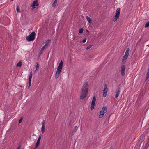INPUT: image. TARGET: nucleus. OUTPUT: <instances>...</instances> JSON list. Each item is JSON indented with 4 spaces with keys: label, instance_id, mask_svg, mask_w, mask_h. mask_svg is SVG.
Wrapping results in <instances>:
<instances>
[{
    "label": "nucleus",
    "instance_id": "nucleus-15",
    "mask_svg": "<svg viewBox=\"0 0 149 149\" xmlns=\"http://www.w3.org/2000/svg\"><path fill=\"white\" fill-rule=\"evenodd\" d=\"M26 40L28 42H29L33 40L35 38H26Z\"/></svg>",
    "mask_w": 149,
    "mask_h": 149
},
{
    "label": "nucleus",
    "instance_id": "nucleus-34",
    "mask_svg": "<svg viewBox=\"0 0 149 149\" xmlns=\"http://www.w3.org/2000/svg\"><path fill=\"white\" fill-rule=\"evenodd\" d=\"M36 147H35V148H34L33 149H36Z\"/></svg>",
    "mask_w": 149,
    "mask_h": 149
},
{
    "label": "nucleus",
    "instance_id": "nucleus-16",
    "mask_svg": "<svg viewBox=\"0 0 149 149\" xmlns=\"http://www.w3.org/2000/svg\"><path fill=\"white\" fill-rule=\"evenodd\" d=\"M57 3V0H55L52 4V6L53 7H54L56 6Z\"/></svg>",
    "mask_w": 149,
    "mask_h": 149
},
{
    "label": "nucleus",
    "instance_id": "nucleus-17",
    "mask_svg": "<svg viewBox=\"0 0 149 149\" xmlns=\"http://www.w3.org/2000/svg\"><path fill=\"white\" fill-rule=\"evenodd\" d=\"M50 43V40L49 39L46 41L45 45L46 46H47Z\"/></svg>",
    "mask_w": 149,
    "mask_h": 149
},
{
    "label": "nucleus",
    "instance_id": "nucleus-29",
    "mask_svg": "<svg viewBox=\"0 0 149 149\" xmlns=\"http://www.w3.org/2000/svg\"><path fill=\"white\" fill-rule=\"evenodd\" d=\"M45 120H44L42 122V127H45Z\"/></svg>",
    "mask_w": 149,
    "mask_h": 149
},
{
    "label": "nucleus",
    "instance_id": "nucleus-32",
    "mask_svg": "<svg viewBox=\"0 0 149 149\" xmlns=\"http://www.w3.org/2000/svg\"><path fill=\"white\" fill-rule=\"evenodd\" d=\"M113 146H111L109 149H113Z\"/></svg>",
    "mask_w": 149,
    "mask_h": 149
},
{
    "label": "nucleus",
    "instance_id": "nucleus-6",
    "mask_svg": "<svg viewBox=\"0 0 149 149\" xmlns=\"http://www.w3.org/2000/svg\"><path fill=\"white\" fill-rule=\"evenodd\" d=\"M108 90L107 86L105 85L104 86V89L103 91V96L104 97H105L107 96Z\"/></svg>",
    "mask_w": 149,
    "mask_h": 149
},
{
    "label": "nucleus",
    "instance_id": "nucleus-26",
    "mask_svg": "<svg viewBox=\"0 0 149 149\" xmlns=\"http://www.w3.org/2000/svg\"><path fill=\"white\" fill-rule=\"evenodd\" d=\"M41 131L42 133H43L45 132V127H42Z\"/></svg>",
    "mask_w": 149,
    "mask_h": 149
},
{
    "label": "nucleus",
    "instance_id": "nucleus-31",
    "mask_svg": "<svg viewBox=\"0 0 149 149\" xmlns=\"http://www.w3.org/2000/svg\"><path fill=\"white\" fill-rule=\"evenodd\" d=\"M86 39H84L83 40V41H82V42H83V43H85V42H86Z\"/></svg>",
    "mask_w": 149,
    "mask_h": 149
},
{
    "label": "nucleus",
    "instance_id": "nucleus-7",
    "mask_svg": "<svg viewBox=\"0 0 149 149\" xmlns=\"http://www.w3.org/2000/svg\"><path fill=\"white\" fill-rule=\"evenodd\" d=\"M32 76V72L30 73L29 76V85L28 88H29L31 86V79Z\"/></svg>",
    "mask_w": 149,
    "mask_h": 149
},
{
    "label": "nucleus",
    "instance_id": "nucleus-18",
    "mask_svg": "<svg viewBox=\"0 0 149 149\" xmlns=\"http://www.w3.org/2000/svg\"><path fill=\"white\" fill-rule=\"evenodd\" d=\"M86 19L88 21L89 23H91V19L89 17L86 16Z\"/></svg>",
    "mask_w": 149,
    "mask_h": 149
},
{
    "label": "nucleus",
    "instance_id": "nucleus-11",
    "mask_svg": "<svg viewBox=\"0 0 149 149\" xmlns=\"http://www.w3.org/2000/svg\"><path fill=\"white\" fill-rule=\"evenodd\" d=\"M35 33L34 32H33L29 35L26 37H35Z\"/></svg>",
    "mask_w": 149,
    "mask_h": 149
},
{
    "label": "nucleus",
    "instance_id": "nucleus-1",
    "mask_svg": "<svg viewBox=\"0 0 149 149\" xmlns=\"http://www.w3.org/2000/svg\"><path fill=\"white\" fill-rule=\"evenodd\" d=\"M88 85L87 82H86L83 85L81 89V91L80 94V99H83L85 98L88 92Z\"/></svg>",
    "mask_w": 149,
    "mask_h": 149
},
{
    "label": "nucleus",
    "instance_id": "nucleus-27",
    "mask_svg": "<svg viewBox=\"0 0 149 149\" xmlns=\"http://www.w3.org/2000/svg\"><path fill=\"white\" fill-rule=\"evenodd\" d=\"M96 101V98L95 96H93V99L92 101H93V102H95Z\"/></svg>",
    "mask_w": 149,
    "mask_h": 149
},
{
    "label": "nucleus",
    "instance_id": "nucleus-21",
    "mask_svg": "<svg viewBox=\"0 0 149 149\" xmlns=\"http://www.w3.org/2000/svg\"><path fill=\"white\" fill-rule=\"evenodd\" d=\"M83 30H84L83 29L81 28L79 29V32L80 33H82L83 32Z\"/></svg>",
    "mask_w": 149,
    "mask_h": 149
},
{
    "label": "nucleus",
    "instance_id": "nucleus-24",
    "mask_svg": "<svg viewBox=\"0 0 149 149\" xmlns=\"http://www.w3.org/2000/svg\"><path fill=\"white\" fill-rule=\"evenodd\" d=\"M16 10L18 12H20V8L18 6H17Z\"/></svg>",
    "mask_w": 149,
    "mask_h": 149
},
{
    "label": "nucleus",
    "instance_id": "nucleus-28",
    "mask_svg": "<svg viewBox=\"0 0 149 149\" xmlns=\"http://www.w3.org/2000/svg\"><path fill=\"white\" fill-rule=\"evenodd\" d=\"M145 26L146 28L149 27V22H147L146 23V24Z\"/></svg>",
    "mask_w": 149,
    "mask_h": 149
},
{
    "label": "nucleus",
    "instance_id": "nucleus-8",
    "mask_svg": "<svg viewBox=\"0 0 149 149\" xmlns=\"http://www.w3.org/2000/svg\"><path fill=\"white\" fill-rule=\"evenodd\" d=\"M41 136H42L40 134L38 137V138L37 140V142L36 144V148H37L38 147V146L40 144V139H41Z\"/></svg>",
    "mask_w": 149,
    "mask_h": 149
},
{
    "label": "nucleus",
    "instance_id": "nucleus-30",
    "mask_svg": "<svg viewBox=\"0 0 149 149\" xmlns=\"http://www.w3.org/2000/svg\"><path fill=\"white\" fill-rule=\"evenodd\" d=\"M22 120H23L22 117H21L20 118L19 120V123H22Z\"/></svg>",
    "mask_w": 149,
    "mask_h": 149
},
{
    "label": "nucleus",
    "instance_id": "nucleus-12",
    "mask_svg": "<svg viewBox=\"0 0 149 149\" xmlns=\"http://www.w3.org/2000/svg\"><path fill=\"white\" fill-rule=\"evenodd\" d=\"M130 49L128 48L127 49L125 54L124 56L128 57L129 54Z\"/></svg>",
    "mask_w": 149,
    "mask_h": 149
},
{
    "label": "nucleus",
    "instance_id": "nucleus-23",
    "mask_svg": "<svg viewBox=\"0 0 149 149\" xmlns=\"http://www.w3.org/2000/svg\"><path fill=\"white\" fill-rule=\"evenodd\" d=\"M39 68V64H38V62H37L36 63V70H38Z\"/></svg>",
    "mask_w": 149,
    "mask_h": 149
},
{
    "label": "nucleus",
    "instance_id": "nucleus-20",
    "mask_svg": "<svg viewBox=\"0 0 149 149\" xmlns=\"http://www.w3.org/2000/svg\"><path fill=\"white\" fill-rule=\"evenodd\" d=\"M22 63L21 61L19 62L17 64V66L21 67L22 65Z\"/></svg>",
    "mask_w": 149,
    "mask_h": 149
},
{
    "label": "nucleus",
    "instance_id": "nucleus-5",
    "mask_svg": "<svg viewBox=\"0 0 149 149\" xmlns=\"http://www.w3.org/2000/svg\"><path fill=\"white\" fill-rule=\"evenodd\" d=\"M38 0H35L33 2L31 6L33 9H34L36 8V6H38Z\"/></svg>",
    "mask_w": 149,
    "mask_h": 149
},
{
    "label": "nucleus",
    "instance_id": "nucleus-4",
    "mask_svg": "<svg viewBox=\"0 0 149 149\" xmlns=\"http://www.w3.org/2000/svg\"><path fill=\"white\" fill-rule=\"evenodd\" d=\"M120 8H118L116 11L115 13V17L113 19V21L115 22H116L117 20L119 17V15L120 14Z\"/></svg>",
    "mask_w": 149,
    "mask_h": 149
},
{
    "label": "nucleus",
    "instance_id": "nucleus-22",
    "mask_svg": "<svg viewBox=\"0 0 149 149\" xmlns=\"http://www.w3.org/2000/svg\"><path fill=\"white\" fill-rule=\"evenodd\" d=\"M46 47L47 46L45 45L43 46L41 49V52H42L44 50V49L46 48Z\"/></svg>",
    "mask_w": 149,
    "mask_h": 149
},
{
    "label": "nucleus",
    "instance_id": "nucleus-25",
    "mask_svg": "<svg viewBox=\"0 0 149 149\" xmlns=\"http://www.w3.org/2000/svg\"><path fill=\"white\" fill-rule=\"evenodd\" d=\"M93 46V45H90L88 46L86 48V50H88L90 49L91 47Z\"/></svg>",
    "mask_w": 149,
    "mask_h": 149
},
{
    "label": "nucleus",
    "instance_id": "nucleus-9",
    "mask_svg": "<svg viewBox=\"0 0 149 149\" xmlns=\"http://www.w3.org/2000/svg\"><path fill=\"white\" fill-rule=\"evenodd\" d=\"M121 74L124 76L125 75V69L124 65H123L121 68Z\"/></svg>",
    "mask_w": 149,
    "mask_h": 149
},
{
    "label": "nucleus",
    "instance_id": "nucleus-2",
    "mask_svg": "<svg viewBox=\"0 0 149 149\" xmlns=\"http://www.w3.org/2000/svg\"><path fill=\"white\" fill-rule=\"evenodd\" d=\"M63 65V63L62 61H61L57 68V70L56 72L55 76V78L56 79H57L59 76V74L62 70Z\"/></svg>",
    "mask_w": 149,
    "mask_h": 149
},
{
    "label": "nucleus",
    "instance_id": "nucleus-19",
    "mask_svg": "<svg viewBox=\"0 0 149 149\" xmlns=\"http://www.w3.org/2000/svg\"><path fill=\"white\" fill-rule=\"evenodd\" d=\"M77 129H78V127L77 126H75L73 129L72 132L73 133L75 132L76 131Z\"/></svg>",
    "mask_w": 149,
    "mask_h": 149
},
{
    "label": "nucleus",
    "instance_id": "nucleus-10",
    "mask_svg": "<svg viewBox=\"0 0 149 149\" xmlns=\"http://www.w3.org/2000/svg\"><path fill=\"white\" fill-rule=\"evenodd\" d=\"M95 102L92 101L91 105V110H92L94 108L95 106Z\"/></svg>",
    "mask_w": 149,
    "mask_h": 149
},
{
    "label": "nucleus",
    "instance_id": "nucleus-33",
    "mask_svg": "<svg viewBox=\"0 0 149 149\" xmlns=\"http://www.w3.org/2000/svg\"><path fill=\"white\" fill-rule=\"evenodd\" d=\"M41 52L40 51V53L41 54Z\"/></svg>",
    "mask_w": 149,
    "mask_h": 149
},
{
    "label": "nucleus",
    "instance_id": "nucleus-14",
    "mask_svg": "<svg viewBox=\"0 0 149 149\" xmlns=\"http://www.w3.org/2000/svg\"><path fill=\"white\" fill-rule=\"evenodd\" d=\"M127 58H128L127 56H125L124 55V56H123V58L122 61V62H125L126 61Z\"/></svg>",
    "mask_w": 149,
    "mask_h": 149
},
{
    "label": "nucleus",
    "instance_id": "nucleus-3",
    "mask_svg": "<svg viewBox=\"0 0 149 149\" xmlns=\"http://www.w3.org/2000/svg\"><path fill=\"white\" fill-rule=\"evenodd\" d=\"M107 106H104L102 108V110L100 112V115L99 117L100 118H102L103 116L104 113L107 112Z\"/></svg>",
    "mask_w": 149,
    "mask_h": 149
},
{
    "label": "nucleus",
    "instance_id": "nucleus-13",
    "mask_svg": "<svg viewBox=\"0 0 149 149\" xmlns=\"http://www.w3.org/2000/svg\"><path fill=\"white\" fill-rule=\"evenodd\" d=\"M120 90L119 89L116 92L115 94V97L116 98H117L118 97L119 94H120Z\"/></svg>",
    "mask_w": 149,
    "mask_h": 149
}]
</instances>
